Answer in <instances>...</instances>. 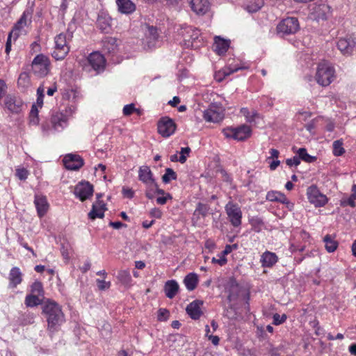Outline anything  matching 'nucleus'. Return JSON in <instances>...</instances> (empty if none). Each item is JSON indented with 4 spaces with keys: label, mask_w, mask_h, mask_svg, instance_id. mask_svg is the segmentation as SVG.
Wrapping results in <instances>:
<instances>
[{
    "label": "nucleus",
    "mask_w": 356,
    "mask_h": 356,
    "mask_svg": "<svg viewBox=\"0 0 356 356\" xmlns=\"http://www.w3.org/2000/svg\"><path fill=\"white\" fill-rule=\"evenodd\" d=\"M42 309L47 319L48 330L51 332L57 331L65 321L61 306L53 300L47 299L43 302Z\"/></svg>",
    "instance_id": "1"
},
{
    "label": "nucleus",
    "mask_w": 356,
    "mask_h": 356,
    "mask_svg": "<svg viewBox=\"0 0 356 356\" xmlns=\"http://www.w3.org/2000/svg\"><path fill=\"white\" fill-rule=\"evenodd\" d=\"M73 37L72 32L61 33L55 37V47L51 53L56 60H63L70 51L69 42Z\"/></svg>",
    "instance_id": "2"
},
{
    "label": "nucleus",
    "mask_w": 356,
    "mask_h": 356,
    "mask_svg": "<svg viewBox=\"0 0 356 356\" xmlns=\"http://www.w3.org/2000/svg\"><path fill=\"white\" fill-rule=\"evenodd\" d=\"M33 9L26 8L13 27L10 33L16 40L20 35H26L31 26Z\"/></svg>",
    "instance_id": "3"
},
{
    "label": "nucleus",
    "mask_w": 356,
    "mask_h": 356,
    "mask_svg": "<svg viewBox=\"0 0 356 356\" xmlns=\"http://www.w3.org/2000/svg\"><path fill=\"white\" fill-rule=\"evenodd\" d=\"M334 79V69L327 62L320 63L317 67L316 80L322 86H329Z\"/></svg>",
    "instance_id": "4"
},
{
    "label": "nucleus",
    "mask_w": 356,
    "mask_h": 356,
    "mask_svg": "<svg viewBox=\"0 0 356 356\" xmlns=\"http://www.w3.org/2000/svg\"><path fill=\"white\" fill-rule=\"evenodd\" d=\"M276 29L280 36L284 37L296 33L300 30V24L296 17H289L280 22Z\"/></svg>",
    "instance_id": "5"
},
{
    "label": "nucleus",
    "mask_w": 356,
    "mask_h": 356,
    "mask_svg": "<svg viewBox=\"0 0 356 356\" xmlns=\"http://www.w3.org/2000/svg\"><path fill=\"white\" fill-rule=\"evenodd\" d=\"M49 59L44 54L37 55L32 62V70L39 77L45 76L49 72Z\"/></svg>",
    "instance_id": "6"
},
{
    "label": "nucleus",
    "mask_w": 356,
    "mask_h": 356,
    "mask_svg": "<svg viewBox=\"0 0 356 356\" xmlns=\"http://www.w3.org/2000/svg\"><path fill=\"white\" fill-rule=\"evenodd\" d=\"M224 109L220 104L212 103L204 111L203 118L207 122L218 123L224 118Z\"/></svg>",
    "instance_id": "7"
},
{
    "label": "nucleus",
    "mask_w": 356,
    "mask_h": 356,
    "mask_svg": "<svg viewBox=\"0 0 356 356\" xmlns=\"http://www.w3.org/2000/svg\"><path fill=\"white\" fill-rule=\"evenodd\" d=\"M307 195L309 202L316 207H323L328 202V199L326 195L321 193L316 185H312L308 187L307 190Z\"/></svg>",
    "instance_id": "8"
},
{
    "label": "nucleus",
    "mask_w": 356,
    "mask_h": 356,
    "mask_svg": "<svg viewBox=\"0 0 356 356\" xmlns=\"http://www.w3.org/2000/svg\"><path fill=\"white\" fill-rule=\"evenodd\" d=\"M225 209L231 224L235 227H239L241 225L242 211L238 205L229 201Z\"/></svg>",
    "instance_id": "9"
},
{
    "label": "nucleus",
    "mask_w": 356,
    "mask_h": 356,
    "mask_svg": "<svg viewBox=\"0 0 356 356\" xmlns=\"http://www.w3.org/2000/svg\"><path fill=\"white\" fill-rule=\"evenodd\" d=\"M179 34L181 35L186 44L188 47H196L194 42L198 40L200 37V31L191 26L184 25L180 29Z\"/></svg>",
    "instance_id": "10"
},
{
    "label": "nucleus",
    "mask_w": 356,
    "mask_h": 356,
    "mask_svg": "<svg viewBox=\"0 0 356 356\" xmlns=\"http://www.w3.org/2000/svg\"><path fill=\"white\" fill-rule=\"evenodd\" d=\"M158 132L165 138L172 135L176 130V124L168 117L162 118L158 122Z\"/></svg>",
    "instance_id": "11"
},
{
    "label": "nucleus",
    "mask_w": 356,
    "mask_h": 356,
    "mask_svg": "<svg viewBox=\"0 0 356 356\" xmlns=\"http://www.w3.org/2000/svg\"><path fill=\"white\" fill-rule=\"evenodd\" d=\"M93 186L88 181H81L74 187V194L81 201L89 199L93 194Z\"/></svg>",
    "instance_id": "12"
},
{
    "label": "nucleus",
    "mask_w": 356,
    "mask_h": 356,
    "mask_svg": "<svg viewBox=\"0 0 356 356\" xmlns=\"http://www.w3.org/2000/svg\"><path fill=\"white\" fill-rule=\"evenodd\" d=\"M6 108L12 113L18 114L22 112L24 103L18 97L13 95H8L4 99Z\"/></svg>",
    "instance_id": "13"
},
{
    "label": "nucleus",
    "mask_w": 356,
    "mask_h": 356,
    "mask_svg": "<svg viewBox=\"0 0 356 356\" xmlns=\"http://www.w3.org/2000/svg\"><path fill=\"white\" fill-rule=\"evenodd\" d=\"M102 196L101 193L97 194V201L92 204V209L88 214V218L91 220H95L97 218H102L104 216L106 206L103 201L99 200Z\"/></svg>",
    "instance_id": "14"
},
{
    "label": "nucleus",
    "mask_w": 356,
    "mask_h": 356,
    "mask_svg": "<svg viewBox=\"0 0 356 356\" xmlns=\"http://www.w3.org/2000/svg\"><path fill=\"white\" fill-rule=\"evenodd\" d=\"M337 47L343 55H351L356 51V38H341L337 42Z\"/></svg>",
    "instance_id": "15"
},
{
    "label": "nucleus",
    "mask_w": 356,
    "mask_h": 356,
    "mask_svg": "<svg viewBox=\"0 0 356 356\" xmlns=\"http://www.w3.org/2000/svg\"><path fill=\"white\" fill-rule=\"evenodd\" d=\"M65 168L71 170H77L83 165V159L76 154H69L63 159Z\"/></svg>",
    "instance_id": "16"
},
{
    "label": "nucleus",
    "mask_w": 356,
    "mask_h": 356,
    "mask_svg": "<svg viewBox=\"0 0 356 356\" xmlns=\"http://www.w3.org/2000/svg\"><path fill=\"white\" fill-rule=\"evenodd\" d=\"M51 124L55 131H61L67 125V118L64 113L56 112L51 115Z\"/></svg>",
    "instance_id": "17"
},
{
    "label": "nucleus",
    "mask_w": 356,
    "mask_h": 356,
    "mask_svg": "<svg viewBox=\"0 0 356 356\" xmlns=\"http://www.w3.org/2000/svg\"><path fill=\"white\" fill-rule=\"evenodd\" d=\"M266 200L271 202H279L286 206L290 210H293L294 204L290 202L286 195L280 192L277 191H269L266 194Z\"/></svg>",
    "instance_id": "18"
},
{
    "label": "nucleus",
    "mask_w": 356,
    "mask_h": 356,
    "mask_svg": "<svg viewBox=\"0 0 356 356\" xmlns=\"http://www.w3.org/2000/svg\"><path fill=\"white\" fill-rule=\"evenodd\" d=\"M191 10L199 15H203L208 12L210 8L209 0H190Z\"/></svg>",
    "instance_id": "19"
},
{
    "label": "nucleus",
    "mask_w": 356,
    "mask_h": 356,
    "mask_svg": "<svg viewBox=\"0 0 356 356\" xmlns=\"http://www.w3.org/2000/svg\"><path fill=\"white\" fill-rule=\"evenodd\" d=\"M203 305V301L195 300L187 305L186 312L187 314L193 320H197L202 315L201 306Z\"/></svg>",
    "instance_id": "20"
},
{
    "label": "nucleus",
    "mask_w": 356,
    "mask_h": 356,
    "mask_svg": "<svg viewBox=\"0 0 356 356\" xmlns=\"http://www.w3.org/2000/svg\"><path fill=\"white\" fill-rule=\"evenodd\" d=\"M102 50L105 54L114 55L118 50L117 39L106 36L102 40Z\"/></svg>",
    "instance_id": "21"
},
{
    "label": "nucleus",
    "mask_w": 356,
    "mask_h": 356,
    "mask_svg": "<svg viewBox=\"0 0 356 356\" xmlns=\"http://www.w3.org/2000/svg\"><path fill=\"white\" fill-rule=\"evenodd\" d=\"M34 204L38 216L42 218L47 213L49 206L46 196L36 194L35 195Z\"/></svg>",
    "instance_id": "22"
},
{
    "label": "nucleus",
    "mask_w": 356,
    "mask_h": 356,
    "mask_svg": "<svg viewBox=\"0 0 356 356\" xmlns=\"http://www.w3.org/2000/svg\"><path fill=\"white\" fill-rule=\"evenodd\" d=\"M88 62L93 70H103L105 65V59L99 52L91 53L88 57Z\"/></svg>",
    "instance_id": "23"
},
{
    "label": "nucleus",
    "mask_w": 356,
    "mask_h": 356,
    "mask_svg": "<svg viewBox=\"0 0 356 356\" xmlns=\"http://www.w3.org/2000/svg\"><path fill=\"white\" fill-rule=\"evenodd\" d=\"M312 10L315 18L318 20H325L330 14V7L325 3L316 4Z\"/></svg>",
    "instance_id": "24"
},
{
    "label": "nucleus",
    "mask_w": 356,
    "mask_h": 356,
    "mask_svg": "<svg viewBox=\"0 0 356 356\" xmlns=\"http://www.w3.org/2000/svg\"><path fill=\"white\" fill-rule=\"evenodd\" d=\"M9 286L16 288L22 282V273L18 267L11 268L9 273Z\"/></svg>",
    "instance_id": "25"
},
{
    "label": "nucleus",
    "mask_w": 356,
    "mask_h": 356,
    "mask_svg": "<svg viewBox=\"0 0 356 356\" xmlns=\"http://www.w3.org/2000/svg\"><path fill=\"white\" fill-rule=\"evenodd\" d=\"M278 261V257L275 253L266 251L261 256L260 261L261 266L266 268L273 267Z\"/></svg>",
    "instance_id": "26"
},
{
    "label": "nucleus",
    "mask_w": 356,
    "mask_h": 356,
    "mask_svg": "<svg viewBox=\"0 0 356 356\" xmlns=\"http://www.w3.org/2000/svg\"><path fill=\"white\" fill-rule=\"evenodd\" d=\"M97 25L102 31L108 33L111 29V18L107 14L101 13L98 15Z\"/></svg>",
    "instance_id": "27"
},
{
    "label": "nucleus",
    "mask_w": 356,
    "mask_h": 356,
    "mask_svg": "<svg viewBox=\"0 0 356 356\" xmlns=\"http://www.w3.org/2000/svg\"><path fill=\"white\" fill-rule=\"evenodd\" d=\"M251 134V129L246 124L234 128V138L238 140H244Z\"/></svg>",
    "instance_id": "28"
},
{
    "label": "nucleus",
    "mask_w": 356,
    "mask_h": 356,
    "mask_svg": "<svg viewBox=\"0 0 356 356\" xmlns=\"http://www.w3.org/2000/svg\"><path fill=\"white\" fill-rule=\"evenodd\" d=\"M179 286L177 281L174 280H168L165 282L164 286V292L165 296L172 299L177 293Z\"/></svg>",
    "instance_id": "29"
},
{
    "label": "nucleus",
    "mask_w": 356,
    "mask_h": 356,
    "mask_svg": "<svg viewBox=\"0 0 356 356\" xmlns=\"http://www.w3.org/2000/svg\"><path fill=\"white\" fill-rule=\"evenodd\" d=\"M228 291L227 299L229 302L235 300L239 294L240 287L236 281L234 279L230 280L227 284Z\"/></svg>",
    "instance_id": "30"
},
{
    "label": "nucleus",
    "mask_w": 356,
    "mask_h": 356,
    "mask_svg": "<svg viewBox=\"0 0 356 356\" xmlns=\"http://www.w3.org/2000/svg\"><path fill=\"white\" fill-rule=\"evenodd\" d=\"M138 179L145 184L152 181H155L150 168L146 165L140 167L138 170Z\"/></svg>",
    "instance_id": "31"
},
{
    "label": "nucleus",
    "mask_w": 356,
    "mask_h": 356,
    "mask_svg": "<svg viewBox=\"0 0 356 356\" xmlns=\"http://www.w3.org/2000/svg\"><path fill=\"white\" fill-rule=\"evenodd\" d=\"M209 210L210 207L208 204L198 202L193 214V220L195 219L198 220L200 216L205 218L209 214Z\"/></svg>",
    "instance_id": "32"
},
{
    "label": "nucleus",
    "mask_w": 356,
    "mask_h": 356,
    "mask_svg": "<svg viewBox=\"0 0 356 356\" xmlns=\"http://www.w3.org/2000/svg\"><path fill=\"white\" fill-rule=\"evenodd\" d=\"M117 4L119 10L124 14L131 13L136 9L135 4L130 0H117Z\"/></svg>",
    "instance_id": "33"
},
{
    "label": "nucleus",
    "mask_w": 356,
    "mask_h": 356,
    "mask_svg": "<svg viewBox=\"0 0 356 356\" xmlns=\"http://www.w3.org/2000/svg\"><path fill=\"white\" fill-rule=\"evenodd\" d=\"M198 280V276L196 273H190L184 277V283L186 289L191 291L197 287Z\"/></svg>",
    "instance_id": "34"
},
{
    "label": "nucleus",
    "mask_w": 356,
    "mask_h": 356,
    "mask_svg": "<svg viewBox=\"0 0 356 356\" xmlns=\"http://www.w3.org/2000/svg\"><path fill=\"white\" fill-rule=\"evenodd\" d=\"M214 45L215 51L220 55L225 54L227 51L229 47V42L228 40H224L220 36H216Z\"/></svg>",
    "instance_id": "35"
},
{
    "label": "nucleus",
    "mask_w": 356,
    "mask_h": 356,
    "mask_svg": "<svg viewBox=\"0 0 356 356\" xmlns=\"http://www.w3.org/2000/svg\"><path fill=\"white\" fill-rule=\"evenodd\" d=\"M264 6L263 0H249L245 6V10L249 13H256Z\"/></svg>",
    "instance_id": "36"
},
{
    "label": "nucleus",
    "mask_w": 356,
    "mask_h": 356,
    "mask_svg": "<svg viewBox=\"0 0 356 356\" xmlns=\"http://www.w3.org/2000/svg\"><path fill=\"white\" fill-rule=\"evenodd\" d=\"M118 280L124 286H129L131 282V276L127 270H121L117 275Z\"/></svg>",
    "instance_id": "37"
},
{
    "label": "nucleus",
    "mask_w": 356,
    "mask_h": 356,
    "mask_svg": "<svg viewBox=\"0 0 356 356\" xmlns=\"http://www.w3.org/2000/svg\"><path fill=\"white\" fill-rule=\"evenodd\" d=\"M25 305L29 307H33L43 304L41 300L39 299L37 295L30 294L27 295L25 298Z\"/></svg>",
    "instance_id": "38"
},
{
    "label": "nucleus",
    "mask_w": 356,
    "mask_h": 356,
    "mask_svg": "<svg viewBox=\"0 0 356 356\" xmlns=\"http://www.w3.org/2000/svg\"><path fill=\"white\" fill-rule=\"evenodd\" d=\"M325 248L328 252H333L338 246V243L333 240L330 235L327 234L324 238Z\"/></svg>",
    "instance_id": "39"
},
{
    "label": "nucleus",
    "mask_w": 356,
    "mask_h": 356,
    "mask_svg": "<svg viewBox=\"0 0 356 356\" xmlns=\"http://www.w3.org/2000/svg\"><path fill=\"white\" fill-rule=\"evenodd\" d=\"M157 183L155 181H152L149 183L145 184L146 190H145V196L149 199L152 200L156 194V191L157 189Z\"/></svg>",
    "instance_id": "40"
},
{
    "label": "nucleus",
    "mask_w": 356,
    "mask_h": 356,
    "mask_svg": "<svg viewBox=\"0 0 356 356\" xmlns=\"http://www.w3.org/2000/svg\"><path fill=\"white\" fill-rule=\"evenodd\" d=\"M17 85L19 87L26 89L30 86V77L27 72H22L17 80Z\"/></svg>",
    "instance_id": "41"
},
{
    "label": "nucleus",
    "mask_w": 356,
    "mask_h": 356,
    "mask_svg": "<svg viewBox=\"0 0 356 356\" xmlns=\"http://www.w3.org/2000/svg\"><path fill=\"white\" fill-rule=\"evenodd\" d=\"M177 175L176 172L170 168L165 169V174L162 176V181L165 184L169 183L171 180H176Z\"/></svg>",
    "instance_id": "42"
},
{
    "label": "nucleus",
    "mask_w": 356,
    "mask_h": 356,
    "mask_svg": "<svg viewBox=\"0 0 356 356\" xmlns=\"http://www.w3.org/2000/svg\"><path fill=\"white\" fill-rule=\"evenodd\" d=\"M298 154L300 160L302 159L305 162L312 163L316 160V157L309 155L305 148H300L298 151Z\"/></svg>",
    "instance_id": "43"
},
{
    "label": "nucleus",
    "mask_w": 356,
    "mask_h": 356,
    "mask_svg": "<svg viewBox=\"0 0 356 356\" xmlns=\"http://www.w3.org/2000/svg\"><path fill=\"white\" fill-rule=\"evenodd\" d=\"M333 154L334 156H341L345 150L343 147V143L340 140H335L333 143Z\"/></svg>",
    "instance_id": "44"
},
{
    "label": "nucleus",
    "mask_w": 356,
    "mask_h": 356,
    "mask_svg": "<svg viewBox=\"0 0 356 356\" xmlns=\"http://www.w3.org/2000/svg\"><path fill=\"white\" fill-rule=\"evenodd\" d=\"M355 200L356 193H353L348 198L341 200L340 205L341 207L350 206L354 208L356 206Z\"/></svg>",
    "instance_id": "45"
},
{
    "label": "nucleus",
    "mask_w": 356,
    "mask_h": 356,
    "mask_svg": "<svg viewBox=\"0 0 356 356\" xmlns=\"http://www.w3.org/2000/svg\"><path fill=\"white\" fill-rule=\"evenodd\" d=\"M31 291L33 295H37L38 296H42L44 293L42 284L39 281H35L32 284Z\"/></svg>",
    "instance_id": "46"
},
{
    "label": "nucleus",
    "mask_w": 356,
    "mask_h": 356,
    "mask_svg": "<svg viewBox=\"0 0 356 356\" xmlns=\"http://www.w3.org/2000/svg\"><path fill=\"white\" fill-rule=\"evenodd\" d=\"M147 37L149 38V42H154L159 37L157 29L154 26H148Z\"/></svg>",
    "instance_id": "47"
},
{
    "label": "nucleus",
    "mask_w": 356,
    "mask_h": 356,
    "mask_svg": "<svg viewBox=\"0 0 356 356\" xmlns=\"http://www.w3.org/2000/svg\"><path fill=\"white\" fill-rule=\"evenodd\" d=\"M286 318L287 317L286 314H282L280 316L279 314L276 313L273 316V324L275 325H280L286 320Z\"/></svg>",
    "instance_id": "48"
},
{
    "label": "nucleus",
    "mask_w": 356,
    "mask_h": 356,
    "mask_svg": "<svg viewBox=\"0 0 356 356\" xmlns=\"http://www.w3.org/2000/svg\"><path fill=\"white\" fill-rule=\"evenodd\" d=\"M37 104L38 106L42 107L43 105V99H44V88L42 86H40L37 89Z\"/></svg>",
    "instance_id": "49"
},
{
    "label": "nucleus",
    "mask_w": 356,
    "mask_h": 356,
    "mask_svg": "<svg viewBox=\"0 0 356 356\" xmlns=\"http://www.w3.org/2000/svg\"><path fill=\"white\" fill-rule=\"evenodd\" d=\"M97 287L100 291H104L106 289H108L111 287V282H106L102 280L97 279L96 280Z\"/></svg>",
    "instance_id": "50"
},
{
    "label": "nucleus",
    "mask_w": 356,
    "mask_h": 356,
    "mask_svg": "<svg viewBox=\"0 0 356 356\" xmlns=\"http://www.w3.org/2000/svg\"><path fill=\"white\" fill-rule=\"evenodd\" d=\"M170 312L167 309L161 308L158 311V320L165 321L169 316Z\"/></svg>",
    "instance_id": "51"
},
{
    "label": "nucleus",
    "mask_w": 356,
    "mask_h": 356,
    "mask_svg": "<svg viewBox=\"0 0 356 356\" xmlns=\"http://www.w3.org/2000/svg\"><path fill=\"white\" fill-rule=\"evenodd\" d=\"M134 104H127L123 108V114L126 116L131 115L136 111Z\"/></svg>",
    "instance_id": "52"
},
{
    "label": "nucleus",
    "mask_w": 356,
    "mask_h": 356,
    "mask_svg": "<svg viewBox=\"0 0 356 356\" xmlns=\"http://www.w3.org/2000/svg\"><path fill=\"white\" fill-rule=\"evenodd\" d=\"M16 175L20 180H25L28 177L29 172L25 168L17 169Z\"/></svg>",
    "instance_id": "53"
},
{
    "label": "nucleus",
    "mask_w": 356,
    "mask_h": 356,
    "mask_svg": "<svg viewBox=\"0 0 356 356\" xmlns=\"http://www.w3.org/2000/svg\"><path fill=\"white\" fill-rule=\"evenodd\" d=\"M286 163L289 167L298 166L300 163V157L294 156L293 158L287 159L286 160Z\"/></svg>",
    "instance_id": "54"
},
{
    "label": "nucleus",
    "mask_w": 356,
    "mask_h": 356,
    "mask_svg": "<svg viewBox=\"0 0 356 356\" xmlns=\"http://www.w3.org/2000/svg\"><path fill=\"white\" fill-rule=\"evenodd\" d=\"M172 198V195L170 193H167L164 196L158 197L156 201L158 204L163 205L167 202L168 200H171Z\"/></svg>",
    "instance_id": "55"
},
{
    "label": "nucleus",
    "mask_w": 356,
    "mask_h": 356,
    "mask_svg": "<svg viewBox=\"0 0 356 356\" xmlns=\"http://www.w3.org/2000/svg\"><path fill=\"white\" fill-rule=\"evenodd\" d=\"M149 215L150 216L156 218H161L162 216V211L159 209L154 207L149 211Z\"/></svg>",
    "instance_id": "56"
},
{
    "label": "nucleus",
    "mask_w": 356,
    "mask_h": 356,
    "mask_svg": "<svg viewBox=\"0 0 356 356\" xmlns=\"http://www.w3.org/2000/svg\"><path fill=\"white\" fill-rule=\"evenodd\" d=\"M122 194L124 197L131 199L134 195V192L132 189L129 188H122Z\"/></svg>",
    "instance_id": "57"
},
{
    "label": "nucleus",
    "mask_w": 356,
    "mask_h": 356,
    "mask_svg": "<svg viewBox=\"0 0 356 356\" xmlns=\"http://www.w3.org/2000/svg\"><path fill=\"white\" fill-rule=\"evenodd\" d=\"M14 38V35H13V34L11 33H10L8 36V39H7L6 44V49H5V51L7 54H8L11 50V38Z\"/></svg>",
    "instance_id": "58"
},
{
    "label": "nucleus",
    "mask_w": 356,
    "mask_h": 356,
    "mask_svg": "<svg viewBox=\"0 0 356 356\" xmlns=\"http://www.w3.org/2000/svg\"><path fill=\"white\" fill-rule=\"evenodd\" d=\"M51 129H53L52 127L51 128L49 124L47 122L42 123V131L44 136H48Z\"/></svg>",
    "instance_id": "59"
},
{
    "label": "nucleus",
    "mask_w": 356,
    "mask_h": 356,
    "mask_svg": "<svg viewBox=\"0 0 356 356\" xmlns=\"http://www.w3.org/2000/svg\"><path fill=\"white\" fill-rule=\"evenodd\" d=\"M109 225L112 227L114 229H119L121 227H126L127 225L121 222L120 221H116V222H110Z\"/></svg>",
    "instance_id": "60"
},
{
    "label": "nucleus",
    "mask_w": 356,
    "mask_h": 356,
    "mask_svg": "<svg viewBox=\"0 0 356 356\" xmlns=\"http://www.w3.org/2000/svg\"><path fill=\"white\" fill-rule=\"evenodd\" d=\"M234 128L227 127L223 129V133L227 138H234Z\"/></svg>",
    "instance_id": "61"
},
{
    "label": "nucleus",
    "mask_w": 356,
    "mask_h": 356,
    "mask_svg": "<svg viewBox=\"0 0 356 356\" xmlns=\"http://www.w3.org/2000/svg\"><path fill=\"white\" fill-rule=\"evenodd\" d=\"M227 259L225 258V257L224 256H221L220 257V259H216L215 257H213L212 259V262L213 263H217L220 266H224L226 263H227Z\"/></svg>",
    "instance_id": "62"
},
{
    "label": "nucleus",
    "mask_w": 356,
    "mask_h": 356,
    "mask_svg": "<svg viewBox=\"0 0 356 356\" xmlns=\"http://www.w3.org/2000/svg\"><path fill=\"white\" fill-rule=\"evenodd\" d=\"M241 69H243V67H229L227 69H225L224 70V75L226 76H229L231 74H233L237 71H238L239 70Z\"/></svg>",
    "instance_id": "63"
},
{
    "label": "nucleus",
    "mask_w": 356,
    "mask_h": 356,
    "mask_svg": "<svg viewBox=\"0 0 356 356\" xmlns=\"http://www.w3.org/2000/svg\"><path fill=\"white\" fill-rule=\"evenodd\" d=\"M6 89H7V86H6L5 81L2 79H0V99L6 93Z\"/></svg>",
    "instance_id": "64"
}]
</instances>
